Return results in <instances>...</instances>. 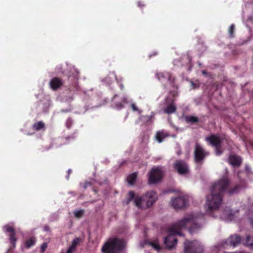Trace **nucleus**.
<instances>
[{"instance_id": "f257e3e1", "label": "nucleus", "mask_w": 253, "mask_h": 253, "mask_svg": "<svg viewBox=\"0 0 253 253\" xmlns=\"http://www.w3.org/2000/svg\"><path fill=\"white\" fill-rule=\"evenodd\" d=\"M204 215L191 213L187 214L185 217L177 222L173 224L169 228V235L165 237L164 243L168 249H171L175 247L177 239L174 236L178 235L183 236L181 230L183 228L187 227L189 232L192 233L200 229L202 223L204 222Z\"/></svg>"}, {"instance_id": "f03ea898", "label": "nucleus", "mask_w": 253, "mask_h": 253, "mask_svg": "<svg viewBox=\"0 0 253 253\" xmlns=\"http://www.w3.org/2000/svg\"><path fill=\"white\" fill-rule=\"evenodd\" d=\"M230 183L226 177H223L215 182L211 188V194L207 196L205 205L206 212L212 215V212L218 210L221 205L223 193L228 190L230 195L237 193L239 192L241 186L238 184L233 188H230Z\"/></svg>"}, {"instance_id": "7ed1b4c3", "label": "nucleus", "mask_w": 253, "mask_h": 253, "mask_svg": "<svg viewBox=\"0 0 253 253\" xmlns=\"http://www.w3.org/2000/svg\"><path fill=\"white\" fill-rule=\"evenodd\" d=\"M157 200L156 193L154 191H150L142 196H136L134 204L138 209L146 210L151 207Z\"/></svg>"}, {"instance_id": "20e7f679", "label": "nucleus", "mask_w": 253, "mask_h": 253, "mask_svg": "<svg viewBox=\"0 0 253 253\" xmlns=\"http://www.w3.org/2000/svg\"><path fill=\"white\" fill-rule=\"evenodd\" d=\"M123 240L117 238L110 239L102 247L103 253H118L124 248Z\"/></svg>"}, {"instance_id": "39448f33", "label": "nucleus", "mask_w": 253, "mask_h": 253, "mask_svg": "<svg viewBox=\"0 0 253 253\" xmlns=\"http://www.w3.org/2000/svg\"><path fill=\"white\" fill-rule=\"evenodd\" d=\"M184 253H202L203 248L201 243L197 241L186 240L184 243Z\"/></svg>"}, {"instance_id": "423d86ee", "label": "nucleus", "mask_w": 253, "mask_h": 253, "mask_svg": "<svg viewBox=\"0 0 253 253\" xmlns=\"http://www.w3.org/2000/svg\"><path fill=\"white\" fill-rule=\"evenodd\" d=\"M206 140L210 145L214 147L216 156H220L223 153V150L221 149V140L218 136L211 134L207 137Z\"/></svg>"}, {"instance_id": "0eeeda50", "label": "nucleus", "mask_w": 253, "mask_h": 253, "mask_svg": "<svg viewBox=\"0 0 253 253\" xmlns=\"http://www.w3.org/2000/svg\"><path fill=\"white\" fill-rule=\"evenodd\" d=\"M163 173L159 168H154L152 169L149 173V183L150 184H154L160 182L163 178Z\"/></svg>"}, {"instance_id": "6e6552de", "label": "nucleus", "mask_w": 253, "mask_h": 253, "mask_svg": "<svg viewBox=\"0 0 253 253\" xmlns=\"http://www.w3.org/2000/svg\"><path fill=\"white\" fill-rule=\"evenodd\" d=\"M194 154L195 162L200 163L209 155V152L206 151L201 145L196 143L195 145Z\"/></svg>"}, {"instance_id": "1a4fd4ad", "label": "nucleus", "mask_w": 253, "mask_h": 253, "mask_svg": "<svg viewBox=\"0 0 253 253\" xmlns=\"http://www.w3.org/2000/svg\"><path fill=\"white\" fill-rule=\"evenodd\" d=\"M2 230L5 233H8L9 239L13 248H15L17 239L16 238V231L13 223H8L2 227Z\"/></svg>"}, {"instance_id": "9d476101", "label": "nucleus", "mask_w": 253, "mask_h": 253, "mask_svg": "<svg viewBox=\"0 0 253 253\" xmlns=\"http://www.w3.org/2000/svg\"><path fill=\"white\" fill-rule=\"evenodd\" d=\"M241 242V237L236 234L230 236L227 239L223 241L222 246L224 248L227 246L235 247L239 245Z\"/></svg>"}, {"instance_id": "9b49d317", "label": "nucleus", "mask_w": 253, "mask_h": 253, "mask_svg": "<svg viewBox=\"0 0 253 253\" xmlns=\"http://www.w3.org/2000/svg\"><path fill=\"white\" fill-rule=\"evenodd\" d=\"M174 168L177 170L178 173L181 175L186 174L188 173L189 171L188 166L183 161H176L174 165Z\"/></svg>"}, {"instance_id": "f8f14e48", "label": "nucleus", "mask_w": 253, "mask_h": 253, "mask_svg": "<svg viewBox=\"0 0 253 253\" xmlns=\"http://www.w3.org/2000/svg\"><path fill=\"white\" fill-rule=\"evenodd\" d=\"M165 101L167 106L164 109V113L167 114L174 113L176 110V107L174 103V100L169 97H167Z\"/></svg>"}, {"instance_id": "ddd939ff", "label": "nucleus", "mask_w": 253, "mask_h": 253, "mask_svg": "<svg viewBox=\"0 0 253 253\" xmlns=\"http://www.w3.org/2000/svg\"><path fill=\"white\" fill-rule=\"evenodd\" d=\"M171 203L174 209H182L185 207L186 201L183 197L181 196L171 199Z\"/></svg>"}, {"instance_id": "4468645a", "label": "nucleus", "mask_w": 253, "mask_h": 253, "mask_svg": "<svg viewBox=\"0 0 253 253\" xmlns=\"http://www.w3.org/2000/svg\"><path fill=\"white\" fill-rule=\"evenodd\" d=\"M49 86L53 90L56 91L63 85V80L59 77H54L49 82Z\"/></svg>"}, {"instance_id": "2eb2a0df", "label": "nucleus", "mask_w": 253, "mask_h": 253, "mask_svg": "<svg viewBox=\"0 0 253 253\" xmlns=\"http://www.w3.org/2000/svg\"><path fill=\"white\" fill-rule=\"evenodd\" d=\"M157 78L162 83H166L170 81L171 75L169 72H159L156 75Z\"/></svg>"}, {"instance_id": "dca6fc26", "label": "nucleus", "mask_w": 253, "mask_h": 253, "mask_svg": "<svg viewBox=\"0 0 253 253\" xmlns=\"http://www.w3.org/2000/svg\"><path fill=\"white\" fill-rule=\"evenodd\" d=\"M228 162L234 167H239L242 164V159L239 156L231 155L229 157Z\"/></svg>"}, {"instance_id": "f3484780", "label": "nucleus", "mask_w": 253, "mask_h": 253, "mask_svg": "<svg viewBox=\"0 0 253 253\" xmlns=\"http://www.w3.org/2000/svg\"><path fill=\"white\" fill-rule=\"evenodd\" d=\"M169 136V134L164 131H158L156 135V138L159 142H162L164 139Z\"/></svg>"}, {"instance_id": "a211bd4d", "label": "nucleus", "mask_w": 253, "mask_h": 253, "mask_svg": "<svg viewBox=\"0 0 253 253\" xmlns=\"http://www.w3.org/2000/svg\"><path fill=\"white\" fill-rule=\"evenodd\" d=\"M36 238L35 237H32L27 239L25 242V247L27 249L30 248L34 245L36 242Z\"/></svg>"}, {"instance_id": "6ab92c4d", "label": "nucleus", "mask_w": 253, "mask_h": 253, "mask_svg": "<svg viewBox=\"0 0 253 253\" xmlns=\"http://www.w3.org/2000/svg\"><path fill=\"white\" fill-rule=\"evenodd\" d=\"M33 128L36 130L39 131L41 129H44L45 124L42 121L38 122V123H35L32 126Z\"/></svg>"}, {"instance_id": "aec40b11", "label": "nucleus", "mask_w": 253, "mask_h": 253, "mask_svg": "<svg viewBox=\"0 0 253 253\" xmlns=\"http://www.w3.org/2000/svg\"><path fill=\"white\" fill-rule=\"evenodd\" d=\"M137 174L136 172H133L127 176V180L128 183L130 185L134 184L136 180Z\"/></svg>"}, {"instance_id": "412c9836", "label": "nucleus", "mask_w": 253, "mask_h": 253, "mask_svg": "<svg viewBox=\"0 0 253 253\" xmlns=\"http://www.w3.org/2000/svg\"><path fill=\"white\" fill-rule=\"evenodd\" d=\"M246 245L251 249H253V236L248 235L246 241Z\"/></svg>"}, {"instance_id": "4be33fe9", "label": "nucleus", "mask_w": 253, "mask_h": 253, "mask_svg": "<svg viewBox=\"0 0 253 253\" xmlns=\"http://www.w3.org/2000/svg\"><path fill=\"white\" fill-rule=\"evenodd\" d=\"M185 121L188 123L194 124L199 121V119L197 117L193 116H187L185 117Z\"/></svg>"}, {"instance_id": "5701e85b", "label": "nucleus", "mask_w": 253, "mask_h": 253, "mask_svg": "<svg viewBox=\"0 0 253 253\" xmlns=\"http://www.w3.org/2000/svg\"><path fill=\"white\" fill-rule=\"evenodd\" d=\"M154 112H151L150 115L142 116L141 118L143 121L148 123L151 120V119L154 117Z\"/></svg>"}, {"instance_id": "b1692460", "label": "nucleus", "mask_w": 253, "mask_h": 253, "mask_svg": "<svg viewBox=\"0 0 253 253\" xmlns=\"http://www.w3.org/2000/svg\"><path fill=\"white\" fill-rule=\"evenodd\" d=\"M223 213L225 217L228 219H231L233 217V214L232 213L231 211L229 209L225 210Z\"/></svg>"}, {"instance_id": "393cba45", "label": "nucleus", "mask_w": 253, "mask_h": 253, "mask_svg": "<svg viewBox=\"0 0 253 253\" xmlns=\"http://www.w3.org/2000/svg\"><path fill=\"white\" fill-rule=\"evenodd\" d=\"M128 198H127V204H128L130 203V202L132 200H134L136 196H135V193L132 191H129L128 193Z\"/></svg>"}, {"instance_id": "a878e982", "label": "nucleus", "mask_w": 253, "mask_h": 253, "mask_svg": "<svg viewBox=\"0 0 253 253\" xmlns=\"http://www.w3.org/2000/svg\"><path fill=\"white\" fill-rule=\"evenodd\" d=\"M235 25L232 24L230 25L228 29V32L229 34V37L230 38H233L234 37V31H235Z\"/></svg>"}, {"instance_id": "bb28decb", "label": "nucleus", "mask_w": 253, "mask_h": 253, "mask_svg": "<svg viewBox=\"0 0 253 253\" xmlns=\"http://www.w3.org/2000/svg\"><path fill=\"white\" fill-rule=\"evenodd\" d=\"M80 242L81 239L80 238H76L73 240L72 244L70 247L76 249L77 246L80 243Z\"/></svg>"}, {"instance_id": "cd10ccee", "label": "nucleus", "mask_w": 253, "mask_h": 253, "mask_svg": "<svg viewBox=\"0 0 253 253\" xmlns=\"http://www.w3.org/2000/svg\"><path fill=\"white\" fill-rule=\"evenodd\" d=\"M75 138H76V136H75V133L72 134L70 135L67 136L65 137V138H64L65 141L67 142L66 143L67 144L69 143L68 141H74L75 139Z\"/></svg>"}, {"instance_id": "c85d7f7f", "label": "nucleus", "mask_w": 253, "mask_h": 253, "mask_svg": "<svg viewBox=\"0 0 253 253\" xmlns=\"http://www.w3.org/2000/svg\"><path fill=\"white\" fill-rule=\"evenodd\" d=\"M151 245L153 247L154 249L156 250L159 251L161 249V246L156 242H151Z\"/></svg>"}, {"instance_id": "c756f323", "label": "nucleus", "mask_w": 253, "mask_h": 253, "mask_svg": "<svg viewBox=\"0 0 253 253\" xmlns=\"http://www.w3.org/2000/svg\"><path fill=\"white\" fill-rule=\"evenodd\" d=\"M83 213H84V211L80 210V211H75L74 212V215L76 217L80 218L82 216Z\"/></svg>"}, {"instance_id": "7c9ffc66", "label": "nucleus", "mask_w": 253, "mask_h": 253, "mask_svg": "<svg viewBox=\"0 0 253 253\" xmlns=\"http://www.w3.org/2000/svg\"><path fill=\"white\" fill-rule=\"evenodd\" d=\"M47 248V244L43 243L41 247V253H43Z\"/></svg>"}, {"instance_id": "2f4dec72", "label": "nucleus", "mask_w": 253, "mask_h": 253, "mask_svg": "<svg viewBox=\"0 0 253 253\" xmlns=\"http://www.w3.org/2000/svg\"><path fill=\"white\" fill-rule=\"evenodd\" d=\"M72 125V120L71 118H68L66 122V126L68 128H70Z\"/></svg>"}, {"instance_id": "473e14b6", "label": "nucleus", "mask_w": 253, "mask_h": 253, "mask_svg": "<svg viewBox=\"0 0 253 253\" xmlns=\"http://www.w3.org/2000/svg\"><path fill=\"white\" fill-rule=\"evenodd\" d=\"M131 108L134 111H138L139 114L141 113V111L139 110L137 107L134 103L131 104Z\"/></svg>"}, {"instance_id": "72a5a7b5", "label": "nucleus", "mask_w": 253, "mask_h": 253, "mask_svg": "<svg viewBox=\"0 0 253 253\" xmlns=\"http://www.w3.org/2000/svg\"><path fill=\"white\" fill-rule=\"evenodd\" d=\"M75 249H73L72 247H70L68 248L66 253H73L75 251Z\"/></svg>"}, {"instance_id": "f704fd0d", "label": "nucleus", "mask_w": 253, "mask_h": 253, "mask_svg": "<svg viewBox=\"0 0 253 253\" xmlns=\"http://www.w3.org/2000/svg\"><path fill=\"white\" fill-rule=\"evenodd\" d=\"M44 230L46 231H49L50 230V228L48 226L45 225L44 226Z\"/></svg>"}, {"instance_id": "c9c22d12", "label": "nucleus", "mask_w": 253, "mask_h": 253, "mask_svg": "<svg viewBox=\"0 0 253 253\" xmlns=\"http://www.w3.org/2000/svg\"><path fill=\"white\" fill-rule=\"evenodd\" d=\"M91 184H90V182H86L85 183H84V188H86L87 186L88 185H90Z\"/></svg>"}, {"instance_id": "e433bc0d", "label": "nucleus", "mask_w": 253, "mask_h": 253, "mask_svg": "<svg viewBox=\"0 0 253 253\" xmlns=\"http://www.w3.org/2000/svg\"><path fill=\"white\" fill-rule=\"evenodd\" d=\"M117 105L118 108H122L123 107V105L121 103H119V104H117Z\"/></svg>"}, {"instance_id": "4c0bfd02", "label": "nucleus", "mask_w": 253, "mask_h": 253, "mask_svg": "<svg viewBox=\"0 0 253 253\" xmlns=\"http://www.w3.org/2000/svg\"><path fill=\"white\" fill-rule=\"evenodd\" d=\"M251 225L253 226V216L250 218Z\"/></svg>"}, {"instance_id": "58836bf2", "label": "nucleus", "mask_w": 253, "mask_h": 253, "mask_svg": "<svg viewBox=\"0 0 253 253\" xmlns=\"http://www.w3.org/2000/svg\"><path fill=\"white\" fill-rule=\"evenodd\" d=\"M74 87L75 88L76 90H78L79 88V87L77 84H75Z\"/></svg>"}, {"instance_id": "ea45409f", "label": "nucleus", "mask_w": 253, "mask_h": 253, "mask_svg": "<svg viewBox=\"0 0 253 253\" xmlns=\"http://www.w3.org/2000/svg\"><path fill=\"white\" fill-rule=\"evenodd\" d=\"M176 94H177V93L176 92H174L172 93V97H174V96H175L176 95Z\"/></svg>"}, {"instance_id": "a19ab883", "label": "nucleus", "mask_w": 253, "mask_h": 253, "mask_svg": "<svg viewBox=\"0 0 253 253\" xmlns=\"http://www.w3.org/2000/svg\"><path fill=\"white\" fill-rule=\"evenodd\" d=\"M72 172V170L71 169H69L68 170V177L69 176V174L71 173V172Z\"/></svg>"}, {"instance_id": "79ce46f5", "label": "nucleus", "mask_w": 253, "mask_h": 253, "mask_svg": "<svg viewBox=\"0 0 253 253\" xmlns=\"http://www.w3.org/2000/svg\"><path fill=\"white\" fill-rule=\"evenodd\" d=\"M138 5L139 6H143L142 5H141V2H138Z\"/></svg>"}, {"instance_id": "37998d69", "label": "nucleus", "mask_w": 253, "mask_h": 253, "mask_svg": "<svg viewBox=\"0 0 253 253\" xmlns=\"http://www.w3.org/2000/svg\"><path fill=\"white\" fill-rule=\"evenodd\" d=\"M202 73H203V74H205H205H207V72H206V71H202Z\"/></svg>"}]
</instances>
